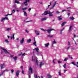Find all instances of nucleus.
<instances>
[{
	"label": "nucleus",
	"mask_w": 78,
	"mask_h": 78,
	"mask_svg": "<svg viewBox=\"0 0 78 78\" xmlns=\"http://www.w3.org/2000/svg\"><path fill=\"white\" fill-rule=\"evenodd\" d=\"M74 62H72V64L74 66H76L78 67V65H77L74 64Z\"/></svg>",
	"instance_id": "nucleus-26"
},
{
	"label": "nucleus",
	"mask_w": 78,
	"mask_h": 78,
	"mask_svg": "<svg viewBox=\"0 0 78 78\" xmlns=\"http://www.w3.org/2000/svg\"><path fill=\"white\" fill-rule=\"evenodd\" d=\"M53 64H55V59H54L53 60Z\"/></svg>",
	"instance_id": "nucleus-51"
},
{
	"label": "nucleus",
	"mask_w": 78,
	"mask_h": 78,
	"mask_svg": "<svg viewBox=\"0 0 78 78\" xmlns=\"http://www.w3.org/2000/svg\"><path fill=\"white\" fill-rule=\"evenodd\" d=\"M48 14H47V11H45L44 12V13H43L42 14V16L44 15L45 16L46 15H47Z\"/></svg>",
	"instance_id": "nucleus-17"
},
{
	"label": "nucleus",
	"mask_w": 78,
	"mask_h": 78,
	"mask_svg": "<svg viewBox=\"0 0 78 78\" xmlns=\"http://www.w3.org/2000/svg\"><path fill=\"white\" fill-rule=\"evenodd\" d=\"M54 7H55V6H53L52 5V7L51 8V9H53V8H54Z\"/></svg>",
	"instance_id": "nucleus-58"
},
{
	"label": "nucleus",
	"mask_w": 78,
	"mask_h": 78,
	"mask_svg": "<svg viewBox=\"0 0 78 78\" xmlns=\"http://www.w3.org/2000/svg\"><path fill=\"white\" fill-rule=\"evenodd\" d=\"M49 43H48L46 44H44V45H45V47H48V45H49Z\"/></svg>",
	"instance_id": "nucleus-18"
},
{
	"label": "nucleus",
	"mask_w": 78,
	"mask_h": 78,
	"mask_svg": "<svg viewBox=\"0 0 78 78\" xmlns=\"http://www.w3.org/2000/svg\"><path fill=\"white\" fill-rule=\"evenodd\" d=\"M58 63H59V64H60V63H62V61H58Z\"/></svg>",
	"instance_id": "nucleus-39"
},
{
	"label": "nucleus",
	"mask_w": 78,
	"mask_h": 78,
	"mask_svg": "<svg viewBox=\"0 0 78 78\" xmlns=\"http://www.w3.org/2000/svg\"><path fill=\"white\" fill-rule=\"evenodd\" d=\"M24 14L25 16H26V17H27V16L28 15V14H27V12H24Z\"/></svg>",
	"instance_id": "nucleus-23"
},
{
	"label": "nucleus",
	"mask_w": 78,
	"mask_h": 78,
	"mask_svg": "<svg viewBox=\"0 0 78 78\" xmlns=\"http://www.w3.org/2000/svg\"><path fill=\"white\" fill-rule=\"evenodd\" d=\"M25 2H23V4H25V6L28 5V3L30 2V0H25Z\"/></svg>",
	"instance_id": "nucleus-5"
},
{
	"label": "nucleus",
	"mask_w": 78,
	"mask_h": 78,
	"mask_svg": "<svg viewBox=\"0 0 78 78\" xmlns=\"http://www.w3.org/2000/svg\"><path fill=\"white\" fill-rule=\"evenodd\" d=\"M66 23H67V22H65L62 23V27H63V26H64V25H65V24H66Z\"/></svg>",
	"instance_id": "nucleus-22"
},
{
	"label": "nucleus",
	"mask_w": 78,
	"mask_h": 78,
	"mask_svg": "<svg viewBox=\"0 0 78 78\" xmlns=\"http://www.w3.org/2000/svg\"><path fill=\"white\" fill-rule=\"evenodd\" d=\"M72 26H70L69 30V33H70L72 31Z\"/></svg>",
	"instance_id": "nucleus-9"
},
{
	"label": "nucleus",
	"mask_w": 78,
	"mask_h": 78,
	"mask_svg": "<svg viewBox=\"0 0 78 78\" xmlns=\"http://www.w3.org/2000/svg\"><path fill=\"white\" fill-rule=\"evenodd\" d=\"M47 18H42L41 19V21H44L45 20H47Z\"/></svg>",
	"instance_id": "nucleus-13"
},
{
	"label": "nucleus",
	"mask_w": 78,
	"mask_h": 78,
	"mask_svg": "<svg viewBox=\"0 0 78 78\" xmlns=\"http://www.w3.org/2000/svg\"><path fill=\"white\" fill-rule=\"evenodd\" d=\"M48 37H50V38H51V37H52L53 36H54V35H48L47 36Z\"/></svg>",
	"instance_id": "nucleus-16"
},
{
	"label": "nucleus",
	"mask_w": 78,
	"mask_h": 78,
	"mask_svg": "<svg viewBox=\"0 0 78 78\" xmlns=\"http://www.w3.org/2000/svg\"><path fill=\"white\" fill-rule=\"evenodd\" d=\"M41 30H42V31H47L48 33H51V31H53V30H55L54 29H48V30H44L42 28H41Z\"/></svg>",
	"instance_id": "nucleus-3"
},
{
	"label": "nucleus",
	"mask_w": 78,
	"mask_h": 78,
	"mask_svg": "<svg viewBox=\"0 0 78 78\" xmlns=\"http://www.w3.org/2000/svg\"><path fill=\"white\" fill-rule=\"evenodd\" d=\"M34 76L35 78H37V75L34 74Z\"/></svg>",
	"instance_id": "nucleus-40"
},
{
	"label": "nucleus",
	"mask_w": 78,
	"mask_h": 78,
	"mask_svg": "<svg viewBox=\"0 0 78 78\" xmlns=\"http://www.w3.org/2000/svg\"><path fill=\"white\" fill-rule=\"evenodd\" d=\"M48 78H51V75L48 74L47 75Z\"/></svg>",
	"instance_id": "nucleus-21"
},
{
	"label": "nucleus",
	"mask_w": 78,
	"mask_h": 78,
	"mask_svg": "<svg viewBox=\"0 0 78 78\" xmlns=\"http://www.w3.org/2000/svg\"><path fill=\"white\" fill-rule=\"evenodd\" d=\"M54 44H56V41H55V39H54V41L52 42V45H53Z\"/></svg>",
	"instance_id": "nucleus-24"
},
{
	"label": "nucleus",
	"mask_w": 78,
	"mask_h": 78,
	"mask_svg": "<svg viewBox=\"0 0 78 78\" xmlns=\"http://www.w3.org/2000/svg\"><path fill=\"white\" fill-rule=\"evenodd\" d=\"M61 12H59L58 11H57L56 12V14H59V13H60Z\"/></svg>",
	"instance_id": "nucleus-43"
},
{
	"label": "nucleus",
	"mask_w": 78,
	"mask_h": 78,
	"mask_svg": "<svg viewBox=\"0 0 78 78\" xmlns=\"http://www.w3.org/2000/svg\"><path fill=\"white\" fill-rule=\"evenodd\" d=\"M47 12L48 14H51L53 12H51L50 11H47Z\"/></svg>",
	"instance_id": "nucleus-25"
},
{
	"label": "nucleus",
	"mask_w": 78,
	"mask_h": 78,
	"mask_svg": "<svg viewBox=\"0 0 78 78\" xmlns=\"http://www.w3.org/2000/svg\"><path fill=\"white\" fill-rule=\"evenodd\" d=\"M69 48H70V47H67V50H69Z\"/></svg>",
	"instance_id": "nucleus-60"
},
{
	"label": "nucleus",
	"mask_w": 78,
	"mask_h": 78,
	"mask_svg": "<svg viewBox=\"0 0 78 78\" xmlns=\"http://www.w3.org/2000/svg\"><path fill=\"white\" fill-rule=\"evenodd\" d=\"M35 33L36 34L37 36H38V35H39V31H38L37 30H35Z\"/></svg>",
	"instance_id": "nucleus-8"
},
{
	"label": "nucleus",
	"mask_w": 78,
	"mask_h": 78,
	"mask_svg": "<svg viewBox=\"0 0 78 78\" xmlns=\"http://www.w3.org/2000/svg\"><path fill=\"white\" fill-rule=\"evenodd\" d=\"M44 64V63H43L42 62H41L40 63V64L39 66V67L40 68H41V67H42V66H43Z\"/></svg>",
	"instance_id": "nucleus-12"
},
{
	"label": "nucleus",
	"mask_w": 78,
	"mask_h": 78,
	"mask_svg": "<svg viewBox=\"0 0 78 78\" xmlns=\"http://www.w3.org/2000/svg\"><path fill=\"white\" fill-rule=\"evenodd\" d=\"M49 16H53V15L52 13H50L49 15Z\"/></svg>",
	"instance_id": "nucleus-34"
},
{
	"label": "nucleus",
	"mask_w": 78,
	"mask_h": 78,
	"mask_svg": "<svg viewBox=\"0 0 78 78\" xmlns=\"http://www.w3.org/2000/svg\"><path fill=\"white\" fill-rule=\"evenodd\" d=\"M30 71H31V73H30ZM28 73L29 78H30L31 77V73H33V68H32L31 67H29Z\"/></svg>",
	"instance_id": "nucleus-4"
},
{
	"label": "nucleus",
	"mask_w": 78,
	"mask_h": 78,
	"mask_svg": "<svg viewBox=\"0 0 78 78\" xmlns=\"http://www.w3.org/2000/svg\"><path fill=\"white\" fill-rule=\"evenodd\" d=\"M14 34H13L12 36H11L10 37L11 40L12 39H15V38L14 37Z\"/></svg>",
	"instance_id": "nucleus-15"
},
{
	"label": "nucleus",
	"mask_w": 78,
	"mask_h": 78,
	"mask_svg": "<svg viewBox=\"0 0 78 78\" xmlns=\"http://www.w3.org/2000/svg\"><path fill=\"white\" fill-rule=\"evenodd\" d=\"M1 49H2V50H3L4 51L5 53L6 54H7V53H8V54H9V52H8V51H7V50H6V49L5 48H1Z\"/></svg>",
	"instance_id": "nucleus-7"
},
{
	"label": "nucleus",
	"mask_w": 78,
	"mask_h": 78,
	"mask_svg": "<svg viewBox=\"0 0 78 78\" xmlns=\"http://www.w3.org/2000/svg\"><path fill=\"white\" fill-rule=\"evenodd\" d=\"M34 50L36 51V53L37 56H42V53L39 51V48H35L34 49Z\"/></svg>",
	"instance_id": "nucleus-1"
},
{
	"label": "nucleus",
	"mask_w": 78,
	"mask_h": 78,
	"mask_svg": "<svg viewBox=\"0 0 78 78\" xmlns=\"http://www.w3.org/2000/svg\"><path fill=\"white\" fill-rule=\"evenodd\" d=\"M1 70L3 69V68H5L6 67V66L4 64H1Z\"/></svg>",
	"instance_id": "nucleus-11"
},
{
	"label": "nucleus",
	"mask_w": 78,
	"mask_h": 78,
	"mask_svg": "<svg viewBox=\"0 0 78 78\" xmlns=\"http://www.w3.org/2000/svg\"><path fill=\"white\" fill-rule=\"evenodd\" d=\"M32 61H34L36 62L37 64V66L39 65V64H40V62L37 60V58L33 56L32 57Z\"/></svg>",
	"instance_id": "nucleus-2"
},
{
	"label": "nucleus",
	"mask_w": 78,
	"mask_h": 78,
	"mask_svg": "<svg viewBox=\"0 0 78 78\" xmlns=\"http://www.w3.org/2000/svg\"><path fill=\"white\" fill-rule=\"evenodd\" d=\"M5 42H6V43H8L9 42V41L7 39L5 40Z\"/></svg>",
	"instance_id": "nucleus-35"
},
{
	"label": "nucleus",
	"mask_w": 78,
	"mask_h": 78,
	"mask_svg": "<svg viewBox=\"0 0 78 78\" xmlns=\"http://www.w3.org/2000/svg\"><path fill=\"white\" fill-rule=\"evenodd\" d=\"M21 68L22 69V70H23V66H21Z\"/></svg>",
	"instance_id": "nucleus-55"
},
{
	"label": "nucleus",
	"mask_w": 78,
	"mask_h": 78,
	"mask_svg": "<svg viewBox=\"0 0 78 78\" xmlns=\"http://www.w3.org/2000/svg\"><path fill=\"white\" fill-rule=\"evenodd\" d=\"M56 5V1L55 2V3H54L53 5V6H55V5Z\"/></svg>",
	"instance_id": "nucleus-30"
},
{
	"label": "nucleus",
	"mask_w": 78,
	"mask_h": 78,
	"mask_svg": "<svg viewBox=\"0 0 78 78\" xmlns=\"http://www.w3.org/2000/svg\"><path fill=\"white\" fill-rule=\"evenodd\" d=\"M63 67L66 69V64H65L64 65H63Z\"/></svg>",
	"instance_id": "nucleus-33"
},
{
	"label": "nucleus",
	"mask_w": 78,
	"mask_h": 78,
	"mask_svg": "<svg viewBox=\"0 0 78 78\" xmlns=\"http://www.w3.org/2000/svg\"><path fill=\"white\" fill-rule=\"evenodd\" d=\"M64 11H66V10H62V12H64Z\"/></svg>",
	"instance_id": "nucleus-56"
},
{
	"label": "nucleus",
	"mask_w": 78,
	"mask_h": 78,
	"mask_svg": "<svg viewBox=\"0 0 78 78\" xmlns=\"http://www.w3.org/2000/svg\"><path fill=\"white\" fill-rule=\"evenodd\" d=\"M68 59L67 58H66L64 60V61H67Z\"/></svg>",
	"instance_id": "nucleus-41"
},
{
	"label": "nucleus",
	"mask_w": 78,
	"mask_h": 78,
	"mask_svg": "<svg viewBox=\"0 0 78 78\" xmlns=\"http://www.w3.org/2000/svg\"><path fill=\"white\" fill-rule=\"evenodd\" d=\"M68 45L70 46V42H68Z\"/></svg>",
	"instance_id": "nucleus-49"
},
{
	"label": "nucleus",
	"mask_w": 78,
	"mask_h": 78,
	"mask_svg": "<svg viewBox=\"0 0 78 78\" xmlns=\"http://www.w3.org/2000/svg\"><path fill=\"white\" fill-rule=\"evenodd\" d=\"M13 58L14 59V61H16L17 60V57L16 56L15 57H13Z\"/></svg>",
	"instance_id": "nucleus-28"
},
{
	"label": "nucleus",
	"mask_w": 78,
	"mask_h": 78,
	"mask_svg": "<svg viewBox=\"0 0 78 78\" xmlns=\"http://www.w3.org/2000/svg\"><path fill=\"white\" fill-rule=\"evenodd\" d=\"M20 72V71H19V70H17L16 71V76H17V77H18V76H19Z\"/></svg>",
	"instance_id": "nucleus-10"
},
{
	"label": "nucleus",
	"mask_w": 78,
	"mask_h": 78,
	"mask_svg": "<svg viewBox=\"0 0 78 78\" xmlns=\"http://www.w3.org/2000/svg\"><path fill=\"white\" fill-rule=\"evenodd\" d=\"M4 18V19H6V20H8V18L6 17H5V18Z\"/></svg>",
	"instance_id": "nucleus-47"
},
{
	"label": "nucleus",
	"mask_w": 78,
	"mask_h": 78,
	"mask_svg": "<svg viewBox=\"0 0 78 78\" xmlns=\"http://www.w3.org/2000/svg\"><path fill=\"white\" fill-rule=\"evenodd\" d=\"M24 42V38H23L22 40L20 41V43L21 44H22Z\"/></svg>",
	"instance_id": "nucleus-14"
},
{
	"label": "nucleus",
	"mask_w": 78,
	"mask_h": 78,
	"mask_svg": "<svg viewBox=\"0 0 78 78\" xmlns=\"http://www.w3.org/2000/svg\"><path fill=\"white\" fill-rule=\"evenodd\" d=\"M72 50H75V48H72Z\"/></svg>",
	"instance_id": "nucleus-53"
},
{
	"label": "nucleus",
	"mask_w": 78,
	"mask_h": 78,
	"mask_svg": "<svg viewBox=\"0 0 78 78\" xmlns=\"http://www.w3.org/2000/svg\"><path fill=\"white\" fill-rule=\"evenodd\" d=\"M8 15H9V14H7V15H5V16H8Z\"/></svg>",
	"instance_id": "nucleus-63"
},
{
	"label": "nucleus",
	"mask_w": 78,
	"mask_h": 78,
	"mask_svg": "<svg viewBox=\"0 0 78 78\" xmlns=\"http://www.w3.org/2000/svg\"><path fill=\"white\" fill-rule=\"evenodd\" d=\"M60 34H62V31H60Z\"/></svg>",
	"instance_id": "nucleus-64"
},
{
	"label": "nucleus",
	"mask_w": 78,
	"mask_h": 78,
	"mask_svg": "<svg viewBox=\"0 0 78 78\" xmlns=\"http://www.w3.org/2000/svg\"><path fill=\"white\" fill-rule=\"evenodd\" d=\"M31 10V9L30 8L29 9L28 11H29V12H30Z\"/></svg>",
	"instance_id": "nucleus-50"
},
{
	"label": "nucleus",
	"mask_w": 78,
	"mask_h": 78,
	"mask_svg": "<svg viewBox=\"0 0 78 78\" xmlns=\"http://www.w3.org/2000/svg\"><path fill=\"white\" fill-rule=\"evenodd\" d=\"M34 42L33 43V44L35 46H37V45H36V41H35V40L34 39Z\"/></svg>",
	"instance_id": "nucleus-20"
},
{
	"label": "nucleus",
	"mask_w": 78,
	"mask_h": 78,
	"mask_svg": "<svg viewBox=\"0 0 78 78\" xmlns=\"http://www.w3.org/2000/svg\"><path fill=\"white\" fill-rule=\"evenodd\" d=\"M31 39H30L29 40H27V42L28 43H29V42H31Z\"/></svg>",
	"instance_id": "nucleus-29"
},
{
	"label": "nucleus",
	"mask_w": 78,
	"mask_h": 78,
	"mask_svg": "<svg viewBox=\"0 0 78 78\" xmlns=\"http://www.w3.org/2000/svg\"><path fill=\"white\" fill-rule=\"evenodd\" d=\"M12 13H14V12H15V10L14 9H13L12 11Z\"/></svg>",
	"instance_id": "nucleus-48"
},
{
	"label": "nucleus",
	"mask_w": 78,
	"mask_h": 78,
	"mask_svg": "<svg viewBox=\"0 0 78 78\" xmlns=\"http://www.w3.org/2000/svg\"><path fill=\"white\" fill-rule=\"evenodd\" d=\"M27 9V7H25L23 8L22 9V10H25L26 9Z\"/></svg>",
	"instance_id": "nucleus-37"
},
{
	"label": "nucleus",
	"mask_w": 78,
	"mask_h": 78,
	"mask_svg": "<svg viewBox=\"0 0 78 78\" xmlns=\"http://www.w3.org/2000/svg\"><path fill=\"white\" fill-rule=\"evenodd\" d=\"M25 53H24L22 55V56H24L25 55Z\"/></svg>",
	"instance_id": "nucleus-59"
},
{
	"label": "nucleus",
	"mask_w": 78,
	"mask_h": 78,
	"mask_svg": "<svg viewBox=\"0 0 78 78\" xmlns=\"http://www.w3.org/2000/svg\"><path fill=\"white\" fill-rule=\"evenodd\" d=\"M58 20H62V18H61V16H58Z\"/></svg>",
	"instance_id": "nucleus-19"
},
{
	"label": "nucleus",
	"mask_w": 78,
	"mask_h": 78,
	"mask_svg": "<svg viewBox=\"0 0 78 78\" xmlns=\"http://www.w3.org/2000/svg\"><path fill=\"white\" fill-rule=\"evenodd\" d=\"M3 51H1V54H3Z\"/></svg>",
	"instance_id": "nucleus-54"
},
{
	"label": "nucleus",
	"mask_w": 78,
	"mask_h": 78,
	"mask_svg": "<svg viewBox=\"0 0 78 78\" xmlns=\"http://www.w3.org/2000/svg\"><path fill=\"white\" fill-rule=\"evenodd\" d=\"M5 20V18H3L2 19V20H1V22H3V20Z\"/></svg>",
	"instance_id": "nucleus-32"
},
{
	"label": "nucleus",
	"mask_w": 78,
	"mask_h": 78,
	"mask_svg": "<svg viewBox=\"0 0 78 78\" xmlns=\"http://www.w3.org/2000/svg\"><path fill=\"white\" fill-rule=\"evenodd\" d=\"M69 19L71 20H73V19H74V18H73V17H70Z\"/></svg>",
	"instance_id": "nucleus-31"
},
{
	"label": "nucleus",
	"mask_w": 78,
	"mask_h": 78,
	"mask_svg": "<svg viewBox=\"0 0 78 78\" xmlns=\"http://www.w3.org/2000/svg\"><path fill=\"white\" fill-rule=\"evenodd\" d=\"M15 3H17L18 4H19L20 3V2H19L17 0H15Z\"/></svg>",
	"instance_id": "nucleus-27"
},
{
	"label": "nucleus",
	"mask_w": 78,
	"mask_h": 78,
	"mask_svg": "<svg viewBox=\"0 0 78 78\" xmlns=\"http://www.w3.org/2000/svg\"><path fill=\"white\" fill-rule=\"evenodd\" d=\"M64 29V28H63L62 30H61L60 31H62Z\"/></svg>",
	"instance_id": "nucleus-52"
},
{
	"label": "nucleus",
	"mask_w": 78,
	"mask_h": 78,
	"mask_svg": "<svg viewBox=\"0 0 78 78\" xmlns=\"http://www.w3.org/2000/svg\"><path fill=\"white\" fill-rule=\"evenodd\" d=\"M64 73H66V72L67 71V70H64Z\"/></svg>",
	"instance_id": "nucleus-57"
},
{
	"label": "nucleus",
	"mask_w": 78,
	"mask_h": 78,
	"mask_svg": "<svg viewBox=\"0 0 78 78\" xmlns=\"http://www.w3.org/2000/svg\"><path fill=\"white\" fill-rule=\"evenodd\" d=\"M22 73L23 74H24V73H25V72H24V71H23V70H22Z\"/></svg>",
	"instance_id": "nucleus-44"
},
{
	"label": "nucleus",
	"mask_w": 78,
	"mask_h": 78,
	"mask_svg": "<svg viewBox=\"0 0 78 78\" xmlns=\"http://www.w3.org/2000/svg\"><path fill=\"white\" fill-rule=\"evenodd\" d=\"M26 32L27 33H29V31H28V30H27V29H26Z\"/></svg>",
	"instance_id": "nucleus-42"
},
{
	"label": "nucleus",
	"mask_w": 78,
	"mask_h": 78,
	"mask_svg": "<svg viewBox=\"0 0 78 78\" xmlns=\"http://www.w3.org/2000/svg\"><path fill=\"white\" fill-rule=\"evenodd\" d=\"M11 72H12V73H13V72H14V70L13 69H12L11 70Z\"/></svg>",
	"instance_id": "nucleus-45"
},
{
	"label": "nucleus",
	"mask_w": 78,
	"mask_h": 78,
	"mask_svg": "<svg viewBox=\"0 0 78 78\" xmlns=\"http://www.w3.org/2000/svg\"><path fill=\"white\" fill-rule=\"evenodd\" d=\"M58 75L59 76H61V71H59L58 72Z\"/></svg>",
	"instance_id": "nucleus-36"
},
{
	"label": "nucleus",
	"mask_w": 78,
	"mask_h": 78,
	"mask_svg": "<svg viewBox=\"0 0 78 78\" xmlns=\"http://www.w3.org/2000/svg\"><path fill=\"white\" fill-rule=\"evenodd\" d=\"M32 21V20L30 21H27L26 22V23H28V22H31Z\"/></svg>",
	"instance_id": "nucleus-46"
},
{
	"label": "nucleus",
	"mask_w": 78,
	"mask_h": 78,
	"mask_svg": "<svg viewBox=\"0 0 78 78\" xmlns=\"http://www.w3.org/2000/svg\"><path fill=\"white\" fill-rule=\"evenodd\" d=\"M9 14V16H11L12 15V13H11V14Z\"/></svg>",
	"instance_id": "nucleus-61"
},
{
	"label": "nucleus",
	"mask_w": 78,
	"mask_h": 78,
	"mask_svg": "<svg viewBox=\"0 0 78 78\" xmlns=\"http://www.w3.org/2000/svg\"><path fill=\"white\" fill-rule=\"evenodd\" d=\"M8 71H9V70L6 69L4 70V71L2 73L0 74V76H2V75H3V74L5 73V72H8Z\"/></svg>",
	"instance_id": "nucleus-6"
},
{
	"label": "nucleus",
	"mask_w": 78,
	"mask_h": 78,
	"mask_svg": "<svg viewBox=\"0 0 78 78\" xmlns=\"http://www.w3.org/2000/svg\"><path fill=\"white\" fill-rule=\"evenodd\" d=\"M11 29L10 28H8L6 30H7V31H10V30H11Z\"/></svg>",
	"instance_id": "nucleus-38"
},
{
	"label": "nucleus",
	"mask_w": 78,
	"mask_h": 78,
	"mask_svg": "<svg viewBox=\"0 0 78 78\" xmlns=\"http://www.w3.org/2000/svg\"><path fill=\"white\" fill-rule=\"evenodd\" d=\"M70 13H68L67 14V15H68V16H69L70 15Z\"/></svg>",
	"instance_id": "nucleus-62"
}]
</instances>
